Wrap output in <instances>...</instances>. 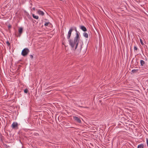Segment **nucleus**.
<instances>
[{
	"instance_id": "4468645a",
	"label": "nucleus",
	"mask_w": 148,
	"mask_h": 148,
	"mask_svg": "<svg viewBox=\"0 0 148 148\" xmlns=\"http://www.w3.org/2000/svg\"><path fill=\"white\" fill-rule=\"evenodd\" d=\"M138 71V69H133V70H132V72L133 73H136V72H137Z\"/></svg>"
},
{
	"instance_id": "dca6fc26",
	"label": "nucleus",
	"mask_w": 148,
	"mask_h": 148,
	"mask_svg": "<svg viewBox=\"0 0 148 148\" xmlns=\"http://www.w3.org/2000/svg\"><path fill=\"white\" fill-rule=\"evenodd\" d=\"M140 42L141 44V45H143L144 44V43L143 42L142 39H140Z\"/></svg>"
},
{
	"instance_id": "39448f33",
	"label": "nucleus",
	"mask_w": 148,
	"mask_h": 148,
	"mask_svg": "<svg viewBox=\"0 0 148 148\" xmlns=\"http://www.w3.org/2000/svg\"><path fill=\"white\" fill-rule=\"evenodd\" d=\"M23 28L22 27H19L18 29V36H20L22 34L23 32Z\"/></svg>"
},
{
	"instance_id": "423d86ee",
	"label": "nucleus",
	"mask_w": 148,
	"mask_h": 148,
	"mask_svg": "<svg viewBox=\"0 0 148 148\" xmlns=\"http://www.w3.org/2000/svg\"><path fill=\"white\" fill-rule=\"evenodd\" d=\"M18 126V123L16 122H13L12 125L11 127L12 128H15Z\"/></svg>"
},
{
	"instance_id": "f3484780",
	"label": "nucleus",
	"mask_w": 148,
	"mask_h": 148,
	"mask_svg": "<svg viewBox=\"0 0 148 148\" xmlns=\"http://www.w3.org/2000/svg\"><path fill=\"white\" fill-rule=\"evenodd\" d=\"M6 44L7 45H8L9 46L10 45V43L8 41V40L6 42Z\"/></svg>"
},
{
	"instance_id": "0eeeda50",
	"label": "nucleus",
	"mask_w": 148,
	"mask_h": 148,
	"mask_svg": "<svg viewBox=\"0 0 148 148\" xmlns=\"http://www.w3.org/2000/svg\"><path fill=\"white\" fill-rule=\"evenodd\" d=\"M80 28L84 32H86L87 31V29L86 27L82 25L80 26Z\"/></svg>"
},
{
	"instance_id": "f257e3e1",
	"label": "nucleus",
	"mask_w": 148,
	"mask_h": 148,
	"mask_svg": "<svg viewBox=\"0 0 148 148\" xmlns=\"http://www.w3.org/2000/svg\"><path fill=\"white\" fill-rule=\"evenodd\" d=\"M68 39L69 44L71 46L72 49L74 51V53L76 55H78L80 53L81 49V47L80 51L78 52H77L76 50L79 42V38H68Z\"/></svg>"
},
{
	"instance_id": "6e6552de",
	"label": "nucleus",
	"mask_w": 148,
	"mask_h": 148,
	"mask_svg": "<svg viewBox=\"0 0 148 148\" xmlns=\"http://www.w3.org/2000/svg\"><path fill=\"white\" fill-rule=\"evenodd\" d=\"M44 25L51 27L52 26V25L50 22H47L44 24Z\"/></svg>"
},
{
	"instance_id": "9b49d317",
	"label": "nucleus",
	"mask_w": 148,
	"mask_h": 148,
	"mask_svg": "<svg viewBox=\"0 0 148 148\" xmlns=\"http://www.w3.org/2000/svg\"><path fill=\"white\" fill-rule=\"evenodd\" d=\"M140 63L142 66H143L144 65V64L145 63V62L143 60H141L140 61Z\"/></svg>"
},
{
	"instance_id": "412c9836",
	"label": "nucleus",
	"mask_w": 148,
	"mask_h": 148,
	"mask_svg": "<svg viewBox=\"0 0 148 148\" xmlns=\"http://www.w3.org/2000/svg\"><path fill=\"white\" fill-rule=\"evenodd\" d=\"M146 140H147V145H148V138Z\"/></svg>"
},
{
	"instance_id": "f03ea898",
	"label": "nucleus",
	"mask_w": 148,
	"mask_h": 148,
	"mask_svg": "<svg viewBox=\"0 0 148 148\" xmlns=\"http://www.w3.org/2000/svg\"><path fill=\"white\" fill-rule=\"evenodd\" d=\"M73 30H74L75 32V37H79L80 33L79 32L77 31L76 27L75 26H73L70 28L68 32L67 37H70L72 32Z\"/></svg>"
},
{
	"instance_id": "ddd939ff",
	"label": "nucleus",
	"mask_w": 148,
	"mask_h": 148,
	"mask_svg": "<svg viewBox=\"0 0 148 148\" xmlns=\"http://www.w3.org/2000/svg\"><path fill=\"white\" fill-rule=\"evenodd\" d=\"M144 147V145L143 144H140L138 146V148H143Z\"/></svg>"
},
{
	"instance_id": "20e7f679",
	"label": "nucleus",
	"mask_w": 148,
	"mask_h": 148,
	"mask_svg": "<svg viewBox=\"0 0 148 148\" xmlns=\"http://www.w3.org/2000/svg\"><path fill=\"white\" fill-rule=\"evenodd\" d=\"M73 119L76 122L79 123H80L81 122V121L79 118L76 116H73Z\"/></svg>"
},
{
	"instance_id": "aec40b11",
	"label": "nucleus",
	"mask_w": 148,
	"mask_h": 148,
	"mask_svg": "<svg viewBox=\"0 0 148 148\" xmlns=\"http://www.w3.org/2000/svg\"><path fill=\"white\" fill-rule=\"evenodd\" d=\"M30 57L32 59L33 58V56L32 55H30Z\"/></svg>"
},
{
	"instance_id": "4be33fe9",
	"label": "nucleus",
	"mask_w": 148,
	"mask_h": 148,
	"mask_svg": "<svg viewBox=\"0 0 148 148\" xmlns=\"http://www.w3.org/2000/svg\"><path fill=\"white\" fill-rule=\"evenodd\" d=\"M32 9L33 10H35V8H32Z\"/></svg>"
},
{
	"instance_id": "7ed1b4c3",
	"label": "nucleus",
	"mask_w": 148,
	"mask_h": 148,
	"mask_svg": "<svg viewBox=\"0 0 148 148\" xmlns=\"http://www.w3.org/2000/svg\"><path fill=\"white\" fill-rule=\"evenodd\" d=\"M29 52V50L27 48L24 49L21 52V55L23 56H26Z\"/></svg>"
},
{
	"instance_id": "a211bd4d",
	"label": "nucleus",
	"mask_w": 148,
	"mask_h": 148,
	"mask_svg": "<svg viewBox=\"0 0 148 148\" xmlns=\"http://www.w3.org/2000/svg\"><path fill=\"white\" fill-rule=\"evenodd\" d=\"M134 50H137V48L136 46H134Z\"/></svg>"
},
{
	"instance_id": "9d476101",
	"label": "nucleus",
	"mask_w": 148,
	"mask_h": 148,
	"mask_svg": "<svg viewBox=\"0 0 148 148\" xmlns=\"http://www.w3.org/2000/svg\"><path fill=\"white\" fill-rule=\"evenodd\" d=\"M32 16L33 17L36 19H37L38 18V16L35 15L34 14H32Z\"/></svg>"
},
{
	"instance_id": "2eb2a0df",
	"label": "nucleus",
	"mask_w": 148,
	"mask_h": 148,
	"mask_svg": "<svg viewBox=\"0 0 148 148\" xmlns=\"http://www.w3.org/2000/svg\"><path fill=\"white\" fill-rule=\"evenodd\" d=\"M28 91V90L27 88H26L24 90V92L25 93H27Z\"/></svg>"
},
{
	"instance_id": "6ab92c4d",
	"label": "nucleus",
	"mask_w": 148,
	"mask_h": 148,
	"mask_svg": "<svg viewBox=\"0 0 148 148\" xmlns=\"http://www.w3.org/2000/svg\"><path fill=\"white\" fill-rule=\"evenodd\" d=\"M11 25H10L8 26V29L9 30H10V29L11 28Z\"/></svg>"
},
{
	"instance_id": "1a4fd4ad",
	"label": "nucleus",
	"mask_w": 148,
	"mask_h": 148,
	"mask_svg": "<svg viewBox=\"0 0 148 148\" xmlns=\"http://www.w3.org/2000/svg\"><path fill=\"white\" fill-rule=\"evenodd\" d=\"M38 13L39 15H40L42 16H43L44 15V12L42 11H41L40 10L38 11Z\"/></svg>"
},
{
	"instance_id": "f8f14e48",
	"label": "nucleus",
	"mask_w": 148,
	"mask_h": 148,
	"mask_svg": "<svg viewBox=\"0 0 148 148\" xmlns=\"http://www.w3.org/2000/svg\"><path fill=\"white\" fill-rule=\"evenodd\" d=\"M83 36L84 37H88V36L87 33L86 32H84L83 33Z\"/></svg>"
}]
</instances>
